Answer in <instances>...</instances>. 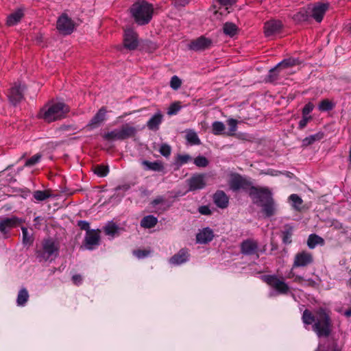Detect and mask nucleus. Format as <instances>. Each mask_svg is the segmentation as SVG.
Masks as SVG:
<instances>
[{"label":"nucleus","instance_id":"obj_33","mask_svg":"<svg viewBox=\"0 0 351 351\" xmlns=\"http://www.w3.org/2000/svg\"><path fill=\"white\" fill-rule=\"evenodd\" d=\"M238 27L233 23L226 22L223 26V32L226 36L233 37L237 34Z\"/></svg>","mask_w":351,"mask_h":351},{"label":"nucleus","instance_id":"obj_25","mask_svg":"<svg viewBox=\"0 0 351 351\" xmlns=\"http://www.w3.org/2000/svg\"><path fill=\"white\" fill-rule=\"evenodd\" d=\"M292 19L295 23H302L308 21L309 19H311V11H309L308 5L300 8V10L293 16Z\"/></svg>","mask_w":351,"mask_h":351},{"label":"nucleus","instance_id":"obj_20","mask_svg":"<svg viewBox=\"0 0 351 351\" xmlns=\"http://www.w3.org/2000/svg\"><path fill=\"white\" fill-rule=\"evenodd\" d=\"M106 108L101 107L90 119L86 127L90 130L98 128L106 119Z\"/></svg>","mask_w":351,"mask_h":351},{"label":"nucleus","instance_id":"obj_60","mask_svg":"<svg viewBox=\"0 0 351 351\" xmlns=\"http://www.w3.org/2000/svg\"><path fill=\"white\" fill-rule=\"evenodd\" d=\"M331 226L334 227V228L337 230L343 228V224L338 221H333L332 222Z\"/></svg>","mask_w":351,"mask_h":351},{"label":"nucleus","instance_id":"obj_35","mask_svg":"<svg viewBox=\"0 0 351 351\" xmlns=\"http://www.w3.org/2000/svg\"><path fill=\"white\" fill-rule=\"evenodd\" d=\"M186 139L191 145H199L201 144V141L197 133L193 130H189L186 132Z\"/></svg>","mask_w":351,"mask_h":351},{"label":"nucleus","instance_id":"obj_11","mask_svg":"<svg viewBox=\"0 0 351 351\" xmlns=\"http://www.w3.org/2000/svg\"><path fill=\"white\" fill-rule=\"evenodd\" d=\"M264 281L275 289L279 293L287 294L289 287L283 280L278 278L276 275H265Z\"/></svg>","mask_w":351,"mask_h":351},{"label":"nucleus","instance_id":"obj_59","mask_svg":"<svg viewBox=\"0 0 351 351\" xmlns=\"http://www.w3.org/2000/svg\"><path fill=\"white\" fill-rule=\"evenodd\" d=\"M164 197H162V196H158L156 198H155L152 202V205L153 206H156V205L159 204H161L164 202Z\"/></svg>","mask_w":351,"mask_h":351},{"label":"nucleus","instance_id":"obj_8","mask_svg":"<svg viewBox=\"0 0 351 351\" xmlns=\"http://www.w3.org/2000/svg\"><path fill=\"white\" fill-rule=\"evenodd\" d=\"M56 27L61 34L70 35L75 28V23L66 13H62L57 20Z\"/></svg>","mask_w":351,"mask_h":351},{"label":"nucleus","instance_id":"obj_4","mask_svg":"<svg viewBox=\"0 0 351 351\" xmlns=\"http://www.w3.org/2000/svg\"><path fill=\"white\" fill-rule=\"evenodd\" d=\"M153 5L146 1H137L130 8V13L139 25L148 24L152 19Z\"/></svg>","mask_w":351,"mask_h":351},{"label":"nucleus","instance_id":"obj_46","mask_svg":"<svg viewBox=\"0 0 351 351\" xmlns=\"http://www.w3.org/2000/svg\"><path fill=\"white\" fill-rule=\"evenodd\" d=\"M42 158V155L40 154H36L32 156L30 158L27 159L24 165L25 167H33L38 163Z\"/></svg>","mask_w":351,"mask_h":351},{"label":"nucleus","instance_id":"obj_19","mask_svg":"<svg viewBox=\"0 0 351 351\" xmlns=\"http://www.w3.org/2000/svg\"><path fill=\"white\" fill-rule=\"evenodd\" d=\"M283 25L281 21L271 19L265 22L264 25L265 34L267 37L280 33Z\"/></svg>","mask_w":351,"mask_h":351},{"label":"nucleus","instance_id":"obj_9","mask_svg":"<svg viewBox=\"0 0 351 351\" xmlns=\"http://www.w3.org/2000/svg\"><path fill=\"white\" fill-rule=\"evenodd\" d=\"M23 222L22 219L12 216L11 217H4L0 219V232L5 239L8 238L12 228Z\"/></svg>","mask_w":351,"mask_h":351},{"label":"nucleus","instance_id":"obj_5","mask_svg":"<svg viewBox=\"0 0 351 351\" xmlns=\"http://www.w3.org/2000/svg\"><path fill=\"white\" fill-rule=\"evenodd\" d=\"M59 254V246L53 239L48 238L43 240L41 247L36 250V255L39 262L52 261Z\"/></svg>","mask_w":351,"mask_h":351},{"label":"nucleus","instance_id":"obj_51","mask_svg":"<svg viewBox=\"0 0 351 351\" xmlns=\"http://www.w3.org/2000/svg\"><path fill=\"white\" fill-rule=\"evenodd\" d=\"M150 253L151 251L147 250H136L133 251V254L139 259L147 257Z\"/></svg>","mask_w":351,"mask_h":351},{"label":"nucleus","instance_id":"obj_32","mask_svg":"<svg viewBox=\"0 0 351 351\" xmlns=\"http://www.w3.org/2000/svg\"><path fill=\"white\" fill-rule=\"evenodd\" d=\"M293 228L289 224L285 226L284 230L282 232V242L285 245L290 244L292 241L291 237L293 235Z\"/></svg>","mask_w":351,"mask_h":351},{"label":"nucleus","instance_id":"obj_44","mask_svg":"<svg viewBox=\"0 0 351 351\" xmlns=\"http://www.w3.org/2000/svg\"><path fill=\"white\" fill-rule=\"evenodd\" d=\"M108 172H109L108 166H105V165H97L94 169V173L100 177L106 176L108 175Z\"/></svg>","mask_w":351,"mask_h":351},{"label":"nucleus","instance_id":"obj_28","mask_svg":"<svg viewBox=\"0 0 351 351\" xmlns=\"http://www.w3.org/2000/svg\"><path fill=\"white\" fill-rule=\"evenodd\" d=\"M158 223V218L154 215H149L144 217L141 221V226L144 228H154Z\"/></svg>","mask_w":351,"mask_h":351},{"label":"nucleus","instance_id":"obj_63","mask_svg":"<svg viewBox=\"0 0 351 351\" xmlns=\"http://www.w3.org/2000/svg\"><path fill=\"white\" fill-rule=\"evenodd\" d=\"M130 189V186L128 184H124L121 186H118L115 190L119 191V190H123V191H128Z\"/></svg>","mask_w":351,"mask_h":351},{"label":"nucleus","instance_id":"obj_15","mask_svg":"<svg viewBox=\"0 0 351 351\" xmlns=\"http://www.w3.org/2000/svg\"><path fill=\"white\" fill-rule=\"evenodd\" d=\"M313 262V258L311 253L306 251L295 254L292 269L295 267H306Z\"/></svg>","mask_w":351,"mask_h":351},{"label":"nucleus","instance_id":"obj_39","mask_svg":"<svg viewBox=\"0 0 351 351\" xmlns=\"http://www.w3.org/2000/svg\"><path fill=\"white\" fill-rule=\"evenodd\" d=\"M21 230L23 234V244L24 245H31L34 241L32 234H30L28 232L27 228L24 226L21 227Z\"/></svg>","mask_w":351,"mask_h":351},{"label":"nucleus","instance_id":"obj_53","mask_svg":"<svg viewBox=\"0 0 351 351\" xmlns=\"http://www.w3.org/2000/svg\"><path fill=\"white\" fill-rule=\"evenodd\" d=\"M77 226L80 227V228L81 230H86V232H88V231H91V230H90V224L86 221H84V220L78 221Z\"/></svg>","mask_w":351,"mask_h":351},{"label":"nucleus","instance_id":"obj_31","mask_svg":"<svg viewBox=\"0 0 351 351\" xmlns=\"http://www.w3.org/2000/svg\"><path fill=\"white\" fill-rule=\"evenodd\" d=\"M212 133L214 135H226V126L221 121H216L212 124Z\"/></svg>","mask_w":351,"mask_h":351},{"label":"nucleus","instance_id":"obj_30","mask_svg":"<svg viewBox=\"0 0 351 351\" xmlns=\"http://www.w3.org/2000/svg\"><path fill=\"white\" fill-rule=\"evenodd\" d=\"M324 240L321 237L315 234H311L308 236L307 245L310 249L315 248L317 245H324Z\"/></svg>","mask_w":351,"mask_h":351},{"label":"nucleus","instance_id":"obj_34","mask_svg":"<svg viewBox=\"0 0 351 351\" xmlns=\"http://www.w3.org/2000/svg\"><path fill=\"white\" fill-rule=\"evenodd\" d=\"M29 299V293L25 288H22L19 290L16 298V303L18 306H23L27 303Z\"/></svg>","mask_w":351,"mask_h":351},{"label":"nucleus","instance_id":"obj_50","mask_svg":"<svg viewBox=\"0 0 351 351\" xmlns=\"http://www.w3.org/2000/svg\"><path fill=\"white\" fill-rule=\"evenodd\" d=\"M182 80L177 75H173L171 78L170 86L172 89L178 90V88H180Z\"/></svg>","mask_w":351,"mask_h":351},{"label":"nucleus","instance_id":"obj_22","mask_svg":"<svg viewBox=\"0 0 351 351\" xmlns=\"http://www.w3.org/2000/svg\"><path fill=\"white\" fill-rule=\"evenodd\" d=\"M214 238L213 230L208 228H203L196 234V241L197 243L206 244L210 242Z\"/></svg>","mask_w":351,"mask_h":351},{"label":"nucleus","instance_id":"obj_56","mask_svg":"<svg viewBox=\"0 0 351 351\" xmlns=\"http://www.w3.org/2000/svg\"><path fill=\"white\" fill-rule=\"evenodd\" d=\"M198 211L202 215H211V210L208 206H201L198 208Z\"/></svg>","mask_w":351,"mask_h":351},{"label":"nucleus","instance_id":"obj_12","mask_svg":"<svg viewBox=\"0 0 351 351\" xmlns=\"http://www.w3.org/2000/svg\"><path fill=\"white\" fill-rule=\"evenodd\" d=\"M213 40L201 36L190 42L189 49L195 51H203L210 49L213 46Z\"/></svg>","mask_w":351,"mask_h":351},{"label":"nucleus","instance_id":"obj_43","mask_svg":"<svg viewBox=\"0 0 351 351\" xmlns=\"http://www.w3.org/2000/svg\"><path fill=\"white\" fill-rule=\"evenodd\" d=\"M237 120L230 118L227 120V124L229 127V131L227 132V136H233L237 130Z\"/></svg>","mask_w":351,"mask_h":351},{"label":"nucleus","instance_id":"obj_13","mask_svg":"<svg viewBox=\"0 0 351 351\" xmlns=\"http://www.w3.org/2000/svg\"><path fill=\"white\" fill-rule=\"evenodd\" d=\"M26 89L25 84L21 83H14V86L10 88L8 98L11 104L14 106L17 105L23 99V93Z\"/></svg>","mask_w":351,"mask_h":351},{"label":"nucleus","instance_id":"obj_2","mask_svg":"<svg viewBox=\"0 0 351 351\" xmlns=\"http://www.w3.org/2000/svg\"><path fill=\"white\" fill-rule=\"evenodd\" d=\"M248 194L253 203L261 207V213L265 217L269 218L276 214V204L268 188L253 186Z\"/></svg>","mask_w":351,"mask_h":351},{"label":"nucleus","instance_id":"obj_58","mask_svg":"<svg viewBox=\"0 0 351 351\" xmlns=\"http://www.w3.org/2000/svg\"><path fill=\"white\" fill-rule=\"evenodd\" d=\"M189 0H173L175 6H184L188 4Z\"/></svg>","mask_w":351,"mask_h":351},{"label":"nucleus","instance_id":"obj_64","mask_svg":"<svg viewBox=\"0 0 351 351\" xmlns=\"http://www.w3.org/2000/svg\"><path fill=\"white\" fill-rule=\"evenodd\" d=\"M73 126L71 125H62L60 126V129L61 130H69V129H71Z\"/></svg>","mask_w":351,"mask_h":351},{"label":"nucleus","instance_id":"obj_55","mask_svg":"<svg viewBox=\"0 0 351 351\" xmlns=\"http://www.w3.org/2000/svg\"><path fill=\"white\" fill-rule=\"evenodd\" d=\"M293 270V269H291L289 274V278H294L293 281L297 283H301L302 281L305 280L303 276L295 275Z\"/></svg>","mask_w":351,"mask_h":351},{"label":"nucleus","instance_id":"obj_27","mask_svg":"<svg viewBox=\"0 0 351 351\" xmlns=\"http://www.w3.org/2000/svg\"><path fill=\"white\" fill-rule=\"evenodd\" d=\"M23 16V12L22 9H18L14 12L12 13L7 19V25L9 26H13L18 23Z\"/></svg>","mask_w":351,"mask_h":351},{"label":"nucleus","instance_id":"obj_47","mask_svg":"<svg viewBox=\"0 0 351 351\" xmlns=\"http://www.w3.org/2000/svg\"><path fill=\"white\" fill-rule=\"evenodd\" d=\"M334 107V104L328 99L322 100L319 104V110L321 111H330Z\"/></svg>","mask_w":351,"mask_h":351},{"label":"nucleus","instance_id":"obj_45","mask_svg":"<svg viewBox=\"0 0 351 351\" xmlns=\"http://www.w3.org/2000/svg\"><path fill=\"white\" fill-rule=\"evenodd\" d=\"M194 164L198 167H206L209 164V160L204 156L199 155L194 159Z\"/></svg>","mask_w":351,"mask_h":351},{"label":"nucleus","instance_id":"obj_17","mask_svg":"<svg viewBox=\"0 0 351 351\" xmlns=\"http://www.w3.org/2000/svg\"><path fill=\"white\" fill-rule=\"evenodd\" d=\"M100 235L98 230H91L86 232L84 239V246L85 248L89 250H92L95 246L99 245Z\"/></svg>","mask_w":351,"mask_h":351},{"label":"nucleus","instance_id":"obj_57","mask_svg":"<svg viewBox=\"0 0 351 351\" xmlns=\"http://www.w3.org/2000/svg\"><path fill=\"white\" fill-rule=\"evenodd\" d=\"M72 281L76 285H80L82 282V277L80 274H75L72 276Z\"/></svg>","mask_w":351,"mask_h":351},{"label":"nucleus","instance_id":"obj_52","mask_svg":"<svg viewBox=\"0 0 351 351\" xmlns=\"http://www.w3.org/2000/svg\"><path fill=\"white\" fill-rule=\"evenodd\" d=\"M314 108V105L311 102L306 104L302 109V115L306 116L311 113Z\"/></svg>","mask_w":351,"mask_h":351},{"label":"nucleus","instance_id":"obj_21","mask_svg":"<svg viewBox=\"0 0 351 351\" xmlns=\"http://www.w3.org/2000/svg\"><path fill=\"white\" fill-rule=\"evenodd\" d=\"M189 257V250L187 248H182L170 258L169 262L173 265H180L188 262Z\"/></svg>","mask_w":351,"mask_h":351},{"label":"nucleus","instance_id":"obj_40","mask_svg":"<svg viewBox=\"0 0 351 351\" xmlns=\"http://www.w3.org/2000/svg\"><path fill=\"white\" fill-rule=\"evenodd\" d=\"M289 200L292 203V206L294 208L295 210L300 211L301 207L303 201L302 198L298 195L297 194H291L289 197Z\"/></svg>","mask_w":351,"mask_h":351},{"label":"nucleus","instance_id":"obj_24","mask_svg":"<svg viewBox=\"0 0 351 351\" xmlns=\"http://www.w3.org/2000/svg\"><path fill=\"white\" fill-rule=\"evenodd\" d=\"M141 164L145 167V170L165 173V167L163 162L160 160L150 162L144 160L141 162Z\"/></svg>","mask_w":351,"mask_h":351},{"label":"nucleus","instance_id":"obj_29","mask_svg":"<svg viewBox=\"0 0 351 351\" xmlns=\"http://www.w3.org/2000/svg\"><path fill=\"white\" fill-rule=\"evenodd\" d=\"M324 133L321 132L310 135L309 136H307L302 140V147H307L308 145H311L313 144L315 142L322 139L324 138Z\"/></svg>","mask_w":351,"mask_h":351},{"label":"nucleus","instance_id":"obj_18","mask_svg":"<svg viewBox=\"0 0 351 351\" xmlns=\"http://www.w3.org/2000/svg\"><path fill=\"white\" fill-rule=\"evenodd\" d=\"M187 181L190 191L200 190L206 186L204 174H194Z\"/></svg>","mask_w":351,"mask_h":351},{"label":"nucleus","instance_id":"obj_61","mask_svg":"<svg viewBox=\"0 0 351 351\" xmlns=\"http://www.w3.org/2000/svg\"><path fill=\"white\" fill-rule=\"evenodd\" d=\"M305 285L309 286V287H315L317 286V282L313 280L312 278H308L307 280H305Z\"/></svg>","mask_w":351,"mask_h":351},{"label":"nucleus","instance_id":"obj_23","mask_svg":"<svg viewBox=\"0 0 351 351\" xmlns=\"http://www.w3.org/2000/svg\"><path fill=\"white\" fill-rule=\"evenodd\" d=\"M215 205L220 208H226L228 206L229 197L223 191L218 190L213 195Z\"/></svg>","mask_w":351,"mask_h":351},{"label":"nucleus","instance_id":"obj_10","mask_svg":"<svg viewBox=\"0 0 351 351\" xmlns=\"http://www.w3.org/2000/svg\"><path fill=\"white\" fill-rule=\"evenodd\" d=\"M240 252L244 256L256 255L259 258V247L257 241L253 239H247L240 243Z\"/></svg>","mask_w":351,"mask_h":351},{"label":"nucleus","instance_id":"obj_49","mask_svg":"<svg viewBox=\"0 0 351 351\" xmlns=\"http://www.w3.org/2000/svg\"><path fill=\"white\" fill-rule=\"evenodd\" d=\"M159 152L165 158H168L171 155V147L167 143H162L160 147Z\"/></svg>","mask_w":351,"mask_h":351},{"label":"nucleus","instance_id":"obj_41","mask_svg":"<svg viewBox=\"0 0 351 351\" xmlns=\"http://www.w3.org/2000/svg\"><path fill=\"white\" fill-rule=\"evenodd\" d=\"M191 160L192 157L189 154H178L175 161V165L178 167H180L183 165L186 164Z\"/></svg>","mask_w":351,"mask_h":351},{"label":"nucleus","instance_id":"obj_54","mask_svg":"<svg viewBox=\"0 0 351 351\" xmlns=\"http://www.w3.org/2000/svg\"><path fill=\"white\" fill-rule=\"evenodd\" d=\"M311 119H312L311 117L303 116L302 119L299 121L298 129H300V130L304 129L306 127L308 121L311 120Z\"/></svg>","mask_w":351,"mask_h":351},{"label":"nucleus","instance_id":"obj_6","mask_svg":"<svg viewBox=\"0 0 351 351\" xmlns=\"http://www.w3.org/2000/svg\"><path fill=\"white\" fill-rule=\"evenodd\" d=\"M136 129L128 123L123 125L119 129H114L104 133L102 137L108 141H124L136 135Z\"/></svg>","mask_w":351,"mask_h":351},{"label":"nucleus","instance_id":"obj_3","mask_svg":"<svg viewBox=\"0 0 351 351\" xmlns=\"http://www.w3.org/2000/svg\"><path fill=\"white\" fill-rule=\"evenodd\" d=\"M69 106L63 102L47 104L39 112L38 117L47 123H51L64 119L69 112Z\"/></svg>","mask_w":351,"mask_h":351},{"label":"nucleus","instance_id":"obj_38","mask_svg":"<svg viewBox=\"0 0 351 351\" xmlns=\"http://www.w3.org/2000/svg\"><path fill=\"white\" fill-rule=\"evenodd\" d=\"M119 226L112 221H109L104 227V232L106 234L111 236L112 237H114L115 234L119 233Z\"/></svg>","mask_w":351,"mask_h":351},{"label":"nucleus","instance_id":"obj_16","mask_svg":"<svg viewBox=\"0 0 351 351\" xmlns=\"http://www.w3.org/2000/svg\"><path fill=\"white\" fill-rule=\"evenodd\" d=\"M328 7V3H318L313 7L308 5L309 11H311V18H313L317 22L320 23Z\"/></svg>","mask_w":351,"mask_h":351},{"label":"nucleus","instance_id":"obj_26","mask_svg":"<svg viewBox=\"0 0 351 351\" xmlns=\"http://www.w3.org/2000/svg\"><path fill=\"white\" fill-rule=\"evenodd\" d=\"M162 118L163 115L160 112H156L147 121V128L152 131L158 130L159 128V125L161 124L162 121Z\"/></svg>","mask_w":351,"mask_h":351},{"label":"nucleus","instance_id":"obj_7","mask_svg":"<svg viewBox=\"0 0 351 351\" xmlns=\"http://www.w3.org/2000/svg\"><path fill=\"white\" fill-rule=\"evenodd\" d=\"M228 185L230 189L234 192L243 190L248 193L251 187L253 186L250 180L237 173H232L230 175Z\"/></svg>","mask_w":351,"mask_h":351},{"label":"nucleus","instance_id":"obj_1","mask_svg":"<svg viewBox=\"0 0 351 351\" xmlns=\"http://www.w3.org/2000/svg\"><path fill=\"white\" fill-rule=\"evenodd\" d=\"M302 320L304 325H312V330L319 338L330 335L332 323L328 311L322 307L317 308L313 314L310 310L305 309Z\"/></svg>","mask_w":351,"mask_h":351},{"label":"nucleus","instance_id":"obj_37","mask_svg":"<svg viewBox=\"0 0 351 351\" xmlns=\"http://www.w3.org/2000/svg\"><path fill=\"white\" fill-rule=\"evenodd\" d=\"M298 64H299L298 59L289 58L284 59L282 61L277 64V67H279L280 69L283 70L285 69L295 66Z\"/></svg>","mask_w":351,"mask_h":351},{"label":"nucleus","instance_id":"obj_36","mask_svg":"<svg viewBox=\"0 0 351 351\" xmlns=\"http://www.w3.org/2000/svg\"><path fill=\"white\" fill-rule=\"evenodd\" d=\"M282 71V69H280L279 67H277V64L271 68L269 71V73L266 77V82H274L278 79V76L280 73Z\"/></svg>","mask_w":351,"mask_h":351},{"label":"nucleus","instance_id":"obj_48","mask_svg":"<svg viewBox=\"0 0 351 351\" xmlns=\"http://www.w3.org/2000/svg\"><path fill=\"white\" fill-rule=\"evenodd\" d=\"M180 109H181L180 102V101L173 102L169 106V107L168 108L167 114L169 115L176 114L180 111Z\"/></svg>","mask_w":351,"mask_h":351},{"label":"nucleus","instance_id":"obj_42","mask_svg":"<svg viewBox=\"0 0 351 351\" xmlns=\"http://www.w3.org/2000/svg\"><path fill=\"white\" fill-rule=\"evenodd\" d=\"M33 196L37 201L41 202L48 199L51 195L47 191L37 190L34 192Z\"/></svg>","mask_w":351,"mask_h":351},{"label":"nucleus","instance_id":"obj_14","mask_svg":"<svg viewBox=\"0 0 351 351\" xmlns=\"http://www.w3.org/2000/svg\"><path fill=\"white\" fill-rule=\"evenodd\" d=\"M138 45V35L131 28L127 29L124 32L123 46L130 51L135 50Z\"/></svg>","mask_w":351,"mask_h":351},{"label":"nucleus","instance_id":"obj_62","mask_svg":"<svg viewBox=\"0 0 351 351\" xmlns=\"http://www.w3.org/2000/svg\"><path fill=\"white\" fill-rule=\"evenodd\" d=\"M236 0H219V2L223 5H228L233 4Z\"/></svg>","mask_w":351,"mask_h":351}]
</instances>
